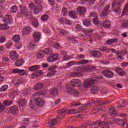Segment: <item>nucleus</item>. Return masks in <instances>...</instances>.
<instances>
[{
	"label": "nucleus",
	"mask_w": 128,
	"mask_h": 128,
	"mask_svg": "<svg viewBox=\"0 0 128 128\" xmlns=\"http://www.w3.org/2000/svg\"><path fill=\"white\" fill-rule=\"evenodd\" d=\"M62 52L64 54V58L66 60H70V58L68 57V56H66V51H62Z\"/></svg>",
	"instance_id": "052dcab7"
},
{
	"label": "nucleus",
	"mask_w": 128,
	"mask_h": 128,
	"mask_svg": "<svg viewBox=\"0 0 128 128\" xmlns=\"http://www.w3.org/2000/svg\"><path fill=\"white\" fill-rule=\"evenodd\" d=\"M10 18H12L10 16L8 15H6L4 17V22L8 20H10Z\"/></svg>",
	"instance_id": "0e129e2a"
},
{
	"label": "nucleus",
	"mask_w": 128,
	"mask_h": 128,
	"mask_svg": "<svg viewBox=\"0 0 128 128\" xmlns=\"http://www.w3.org/2000/svg\"><path fill=\"white\" fill-rule=\"evenodd\" d=\"M116 72L118 74H120V76H122L124 75V70L120 68H118V69H116Z\"/></svg>",
	"instance_id": "4c0bfd02"
},
{
	"label": "nucleus",
	"mask_w": 128,
	"mask_h": 128,
	"mask_svg": "<svg viewBox=\"0 0 128 128\" xmlns=\"http://www.w3.org/2000/svg\"><path fill=\"white\" fill-rule=\"evenodd\" d=\"M102 74H104L106 78H112L114 76V72L112 71H110L108 70H104L102 72Z\"/></svg>",
	"instance_id": "f8f14e48"
},
{
	"label": "nucleus",
	"mask_w": 128,
	"mask_h": 128,
	"mask_svg": "<svg viewBox=\"0 0 128 128\" xmlns=\"http://www.w3.org/2000/svg\"><path fill=\"white\" fill-rule=\"evenodd\" d=\"M42 71L38 70L37 72H34L32 74L33 76H42Z\"/></svg>",
	"instance_id": "c03bdc74"
},
{
	"label": "nucleus",
	"mask_w": 128,
	"mask_h": 128,
	"mask_svg": "<svg viewBox=\"0 0 128 128\" xmlns=\"http://www.w3.org/2000/svg\"><path fill=\"white\" fill-rule=\"evenodd\" d=\"M76 70L79 72H92V68L90 66H79L76 68Z\"/></svg>",
	"instance_id": "39448f33"
},
{
	"label": "nucleus",
	"mask_w": 128,
	"mask_h": 128,
	"mask_svg": "<svg viewBox=\"0 0 128 128\" xmlns=\"http://www.w3.org/2000/svg\"><path fill=\"white\" fill-rule=\"evenodd\" d=\"M86 58V55L82 54H78L77 56V58H79L80 60V58Z\"/></svg>",
	"instance_id": "e2e57ef3"
},
{
	"label": "nucleus",
	"mask_w": 128,
	"mask_h": 128,
	"mask_svg": "<svg viewBox=\"0 0 128 128\" xmlns=\"http://www.w3.org/2000/svg\"><path fill=\"white\" fill-rule=\"evenodd\" d=\"M32 94V89L30 88L26 89L23 92V94L24 96H29V94Z\"/></svg>",
	"instance_id": "f704fd0d"
},
{
	"label": "nucleus",
	"mask_w": 128,
	"mask_h": 128,
	"mask_svg": "<svg viewBox=\"0 0 128 128\" xmlns=\"http://www.w3.org/2000/svg\"><path fill=\"white\" fill-rule=\"evenodd\" d=\"M102 52H110V50L106 48V47H102L100 48Z\"/></svg>",
	"instance_id": "680f3d73"
},
{
	"label": "nucleus",
	"mask_w": 128,
	"mask_h": 128,
	"mask_svg": "<svg viewBox=\"0 0 128 128\" xmlns=\"http://www.w3.org/2000/svg\"><path fill=\"white\" fill-rule=\"evenodd\" d=\"M88 64V60H80L78 62H76V64Z\"/></svg>",
	"instance_id": "e433bc0d"
},
{
	"label": "nucleus",
	"mask_w": 128,
	"mask_h": 128,
	"mask_svg": "<svg viewBox=\"0 0 128 128\" xmlns=\"http://www.w3.org/2000/svg\"><path fill=\"white\" fill-rule=\"evenodd\" d=\"M66 91L71 94H74V96H80V92H78V90L72 88L71 87L68 88Z\"/></svg>",
	"instance_id": "ddd939ff"
},
{
	"label": "nucleus",
	"mask_w": 128,
	"mask_h": 128,
	"mask_svg": "<svg viewBox=\"0 0 128 128\" xmlns=\"http://www.w3.org/2000/svg\"><path fill=\"white\" fill-rule=\"evenodd\" d=\"M56 60H58V58L54 57V55H50L47 57V62H55Z\"/></svg>",
	"instance_id": "6ab92c4d"
},
{
	"label": "nucleus",
	"mask_w": 128,
	"mask_h": 128,
	"mask_svg": "<svg viewBox=\"0 0 128 128\" xmlns=\"http://www.w3.org/2000/svg\"><path fill=\"white\" fill-rule=\"evenodd\" d=\"M83 24L85 26H90V24H92V22H90V20L88 19H85L83 20Z\"/></svg>",
	"instance_id": "473e14b6"
},
{
	"label": "nucleus",
	"mask_w": 128,
	"mask_h": 128,
	"mask_svg": "<svg viewBox=\"0 0 128 128\" xmlns=\"http://www.w3.org/2000/svg\"><path fill=\"white\" fill-rule=\"evenodd\" d=\"M82 32L85 34H92V32H94V30L90 29L89 30L84 29L82 30Z\"/></svg>",
	"instance_id": "a18cd8bd"
},
{
	"label": "nucleus",
	"mask_w": 128,
	"mask_h": 128,
	"mask_svg": "<svg viewBox=\"0 0 128 128\" xmlns=\"http://www.w3.org/2000/svg\"><path fill=\"white\" fill-rule=\"evenodd\" d=\"M98 90H100V88L98 86H93L90 90V92L93 94H96Z\"/></svg>",
	"instance_id": "b1692460"
},
{
	"label": "nucleus",
	"mask_w": 128,
	"mask_h": 128,
	"mask_svg": "<svg viewBox=\"0 0 128 128\" xmlns=\"http://www.w3.org/2000/svg\"><path fill=\"white\" fill-rule=\"evenodd\" d=\"M44 54H48V56H50L52 54V52L51 51L50 49L48 48H46L44 50Z\"/></svg>",
	"instance_id": "58836bf2"
},
{
	"label": "nucleus",
	"mask_w": 128,
	"mask_h": 128,
	"mask_svg": "<svg viewBox=\"0 0 128 128\" xmlns=\"http://www.w3.org/2000/svg\"><path fill=\"white\" fill-rule=\"evenodd\" d=\"M19 8L20 10V12H19L20 14H21L22 16H28V8H26V6L23 5H20L19 6Z\"/></svg>",
	"instance_id": "2eb2a0df"
},
{
	"label": "nucleus",
	"mask_w": 128,
	"mask_h": 128,
	"mask_svg": "<svg viewBox=\"0 0 128 128\" xmlns=\"http://www.w3.org/2000/svg\"><path fill=\"white\" fill-rule=\"evenodd\" d=\"M45 94L42 91H38L34 94L30 102V106L31 108H34L36 106L42 108L44 106V100L40 98H44Z\"/></svg>",
	"instance_id": "f257e3e1"
},
{
	"label": "nucleus",
	"mask_w": 128,
	"mask_h": 128,
	"mask_svg": "<svg viewBox=\"0 0 128 128\" xmlns=\"http://www.w3.org/2000/svg\"><path fill=\"white\" fill-rule=\"evenodd\" d=\"M62 14L63 16H66V14H68V10H66V7H64L62 8Z\"/></svg>",
	"instance_id": "6e6d98bb"
},
{
	"label": "nucleus",
	"mask_w": 128,
	"mask_h": 128,
	"mask_svg": "<svg viewBox=\"0 0 128 128\" xmlns=\"http://www.w3.org/2000/svg\"><path fill=\"white\" fill-rule=\"evenodd\" d=\"M96 82H98V80L94 79V78H90L84 82L83 86L84 88H90L92 86V85L96 84Z\"/></svg>",
	"instance_id": "7ed1b4c3"
},
{
	"label": "nucleus",
	"mask_w": 128,
	"mask_h": 128,
	"mask_svg": "<svg viewBox=\"0 0 128 128\" xmlns=\"http://www.w3.org/2000/svg\"><path fill=\"white\" fill-rule=\"evenodd\" d=\"M112 8L115 12H116L117 14H120V12H122V8H120V6H118L116 2L112 3Z\"/></svg>",
	"instance_id": "dca6fc26"
},
{
	"label": "nucleus",
	"mask_w": 128,
	"mask_h": 128,
	"mask_svg": "<svg viewBox=\"0 0 128 128\" xmlns=\"http://www.w3.org/2000/svg\"><path fill=\"white\" fill-rule=\"evenodd\" d=\"M92 22L95 26H98V24H100V20H98V16H96L92 19Z\"/></svg>",
	"instance_id": "c9c22d12"
},
{
	"label": "nucleus",
	"mask_w": 128,
	"mask_h": 128,
	"mask_svg": "<svg viewBox=\"0 0 128 128\" xmlns=\"http://www.w3.org/2000/svg\"><path fill=\"white\" fill-rule=\"evenodd\" d=\"M74 64H76V62H74V61H71V62H69L67 63V66L69 68L72 66H74Z\"/></svg>",
	"instance_id": "4d7b16f0"
},
{
	"label": "nucleus",
	"mask_w": 128,
	"mask_h": 128,
	"mask_svg": "<svg viewBox=\"0 0 128 128\" xmlns=\"http://www.w3.org/2000/svg\"><path fill=\"white\" fill-rule=\"evenodd\" d=\"M41 20L42 22H46L48 20V14H44L41 16Z\"/></svg>",
	"instance_id": "09e8293b"
},
{
	"label": "nucleus",
	"mask_w": 128,
	"mask_h": 128,
	"mask_svg": "<svg viewBox=\"0 0 128 128\" xmlns=\"http://www.w3.org/2000/svg\"><path fill=\"white\" fill-rule=\"evenodd\" d=\"M68 16L74 20L78 18V14L76 11H70L68 13Z\"/></svg>",
	"instance_id": "aec40b11"
},
{
	"label": "nucleus",
	"mask_w": 128,
	"mask_h": 128,
	"mask_svg": "<svg viewBox=\"0 0 128 128\" xmlns=\"http://www.w3.org/2000/svg\"><path fill=\"white\" fill-rule=\"evenodd\" d=\"M118 38L110 39L106 41V44H112L118 42Z\"/></svg>",
	"instance_id": "2f4dec72"
},
{
	"label": "nucleus",
	"mask_w": 128,
	"mask_h": 128,
	"mask_svg": "<svg viewBox=\"0 0 128 128\" xmlns=\"http://www.w3.org/2000/svg\"><path fill=\"white\" fill-rule=\"evenodd\" d=\"M30 70L32 72L34 70H40V66H33L29 68Z\"/></svg>",
	"instance_id": "37998d69"
},
{
	"label": "nucleus",
	"mask_w": 128,
	"mask_h": 128,
	"mask_svg": "<svg viewBox=\"0 0 128 128\" xmlns=\"http://www.w3.org/2000/svg\"><path fill=\"white\" fill-rule=\"evenodd\" d=\"M33 40L36 42H38L42 38V34L40 32H34L33 34Z\"/></svg>",
	"instance_id": "4468645a"
},
{
	"label": "nucleus",
	"mask_w": 128,
	"mask_h": 128,
	"mask_svg": "<svg viewBox=\"0 0 128 128\" xmlns=\"http://www.w3.org/2000/svg\"><path fill=\"white\" fill-rule=\"evenodd\" d=\"M70 74L72 78H76V76H84V74L79 72H72Z\"/></svg>",
	"instance_id": "4be33fe9"
},
{
	"label": "nucleus",
	"mask_w": 128,
	"mask_h": 128,
	"mask_svg": "<svg viewBox=\"0 0 128 128\" xmlns=\"http://www.w3.org/2000/svg\"><path fill=\"white\" fill-rule=\"evenodd\" d=\"M32 25L34 28H38V26L39 25L38 21V20H36L32 22Z\"/></svg>",
	"instance_id": "8fccbe9b"
},
{
	"label": "nucleus",
	"mask_w": 128,
	"mask_h": 128,
	"mask_svg": "<svg viewBox=\"0 0 128 128\" xmlns=\"http://www.w3.org/2000/svg\"><path fill=\"white\" fill-rule=\"evenodd\" d=\"M109 10H110V5H108L106 8H104V10L102 12V16H108V14Z\"/></svg>",
	"instance_id": "412c9836"
},
{
	"label": "nucleus",
	"mask_w": 128,
	"mask_h": 128,
	"mask_svg": "<svg viewBox=\"0 0 128 128\" xmlns=\"http://www.w3.org/2000/svg\"><path fill=\"white\" fill-rule=\"evenodd\" d=\"M114 122H116V124H118L119 126H124V124H126V120H122L120 118H113L112 120V121H110L107 119H104V120L102 122V124H103V125H104V124H112Z\"/></svg>",
	"instance_id": "f03ea898"
},
{
	"label": "nucleus",
	"mask_w": 128,
	"mask_h": 128,
	"mask_svg": "<svg viewBox=\"0 0 128 128\" xmlns=\"http://www.w3.org/2000/svg\"><path fill=\"white\" fill-rule=\"evenodd\" d=\"M10 56L12 60H16L19 58L18 54L16 51H12L10 54Z\"/></svg>",
	"instance_id": "f3484780"
},
{
	"label": "nucleus",
	"mask_w": 128,
	"mask_h": 128,
	"mask_svg": "<svg viewBox=\"0 0 128 128\" xmlns=\"http://www.w3.org/2000/svg\"><path fill=\"white\" fill-rule=\"evenodd\" d=\"M66 32L64 30H59V34L60 36H66Z\"/></svg>",
	"instance_id": "864d4df0"
},
{
	"label": "nucleus",
	"mask_w": 128,
	"mask_h": 128,
	"mask_svg": "<svg viewBox=\"0 0 128 128\" xmlns=\"http://www.w3.org/2000/svg\"><path fill=\"white\" fill-rule=\"evenodd\" d=\"M92 56H94V58H100L102 54L100 52L96 51L94 52H92Z\"/></svg>",
	"instance_id": "c756f323"
},
{
	"label": "nucleus",
	"mask_w": 128,
	"mask_h": 128,
	"mask_svg": "<svg viewBox=\"0 0 128 128\" xmlns=\"http://www.w3.org/2000/svg\"><path fill=\"white\" fill-rule=\"evenodd\" d=\"M12 104V101L10 100H4L3 102V104H4L5 106H9Z\"/></svg>",
	"instance_id": "79ce46f5"
},
{
	"label": "nucleus",
	"mask_w": 128,
	"mask_h": 128,
	"mask_svg": "<svg viewBox=\"0 0 128 128\" xmlns=\"http://www.w3.org/2000/svg\"><path fill=\"white\" fill-rule=\"evenodd\" d=\"M76 10L78 14L81 16H84L86 12V8L82 6H78L76 8Z\"/></svg>",
	"instance_id": "9b49d317"
},
{
	"label": "nucleus",
	"mask_w": 128,
	"mask_h": 128,
	"mask_svg": "<svg viewBox=\"0 0 128 128\" xmlns=\"http://www.w3.org/2000/svg\"><path fill=\"white\" fill-rule=\"evenodd\" d=\"M68 86H72L73 88H76V86L80 88V86H82V82L80 80L78 79H73L70 81Z\"/></svg>",
	"instance_id": "423d86ee"
},
{
	"label": "nucleus",
	"mask_w": 128,
	"mask_h": 128,
	"mask_svg": "<svg viewBox=\"0 0 128 128\" xmlns=\"http://www.w3.org/2000/svg\"><path fill=\"white\" fill-rule=\"evenodd\" d=\"M28 101L24 98L20 99V100L18 101V104L20 106H26V102Z\"/></svg>",
	"instance_id": "5701e85b"
},
{
	"label": "nucleus",
	"mask_w": 128,
	"mask_h": 128,
	"mask_svg": "<svg viewBox=\"0 0 128 128\" xmlns=\"http://www.w3.org/2000/svg\"><path fill=\"white\" fill-rule=\"evenodd\" d=\"M18 11V7L16 6H14L12 7L10 9L11 12H12L13 14H16V12Z\"/></svg>",
	"instance_id": "de8ad7c7"
},
{
	"label": "nucleus",
	"mask_w": 128,
	"mask_h": 128,
	"mask_svg": "<svg viewBox=\"0 0 128 128\" xmlns=\"http://www.w3.org/2000/svg\"><path fill=\"white\" fill-rule=\"evenodd\" d=\"M50 92L53 96H56L58 94V90L56 88H51Z\"/></svg>",
	"instance_id": "393cba45"
},
{
	"label": "nucleus",
	"mask_w": 128,
	"mask_h": 128,
	"mask_svg": "<svg viewBox=\"0 0 128 128\" xmlns=\"http://www.w3.org/2000/svg\"><path fill=\"white\" fill-rule=\"evenodd\" d=\"M98 126H104L102 124V120H97L96 122H94Z\"/></svg>",
	"instance_id": "bf43d9fd"
},
{
	"label": "nucleus",
	"mask_w": 128,
	"mask_h": 128,
	"mask_svg": "<svg viewBox=\"0 0 128 128\" xmlns=\"http://www.w3.org/2000/svg\"><path fill=\"white\" fill-rule=\"evenodd\" d=\"M44 56V50H41L38 52L37 54V58L38 60H40L43 58Z\"/></svg>",
	"instance_id": "cd10ccee"
},
{
	"label": "nucleus",
	"mask_w": 128,
	"mask_h": 128,
	"mask_svg": "<svg viewBox=\"0 0 128 128\" xmlns=\"http://www.w3.org/2000/svg\"><path fill=\"white\" fill-rule=\"evenodd\" d=\"M96 102H98L99 104H110V102L108 101H102V100H100V101H96Z\"/></svg>",
	"instance_id": "3c124183"
},
{
	"label": "nucleus",
	"mask_w": 128,
	"mask_h": 128,
	"mask_svg": "<svg viewBox=\"0 0 128 128\" xmlns=\"http://www.w3.org/2000/svg\"><path fill=\"white\" fill-rule=\"evenodd\" d=\"M8 88V85H4L0 88L1 92H6Z\"/></svg>",
	"instance_id": "603ef678"
},
{
	"label": "nucleus",
	"mask_w": 128,
	"mask_h": 128,
	"mask_svg": "<svg viewBox=\"0 0 128 128\" xmlns=\"http://www.w3.org/2000/svg\"><path fill=\"white\" fill-rule=\"evenodd\" d=\"M35 4H38V6H42V0H36L35 1Z\"/></svg>",
	"instance_id": "69168bd1"
},
{
	"label": "nucleus",
	"mask_w": 128,
	"mask_h": 128,
	"mask_svg": "<svg viewBox=\"0 0 128 128\" xmlns=\"http://www.w3.org/2000/svg\"><path fill=\"white\" fill-rule=\"evenodd\" d=\"M42 88H44V84L38 82L34 86V89L35 90H42Z\"/></svg>",
	"instance_id": "bb28decb"
},
{
	"label": "nucleus",
	"mask_w": 128,
	"mask_h": 128,
	"mask_svg": "<svg viewBox=\"0 0 128 128\" xmlns=\"http://www.w3.org/2000/svg\"><path fill=\"white\" fill-rule=\"evenodd\" d=\"M32 32V28L30 26L25 27L23 30V34H28Z\"/></svg>",
	"instance_id": "a878e982"
},
{
	"label": "nucleus",
	"mask_w": 128,
	"mask_h": 128,
	"mask_svg": "<svg viewBox=\"0 0 128 128\" xmlns=\"http://www.w3.org/2000/svg\"><path fill=\"white\" fill-rule=\"evenodd\" d=\"M12 40L15 42H18L20 40V36L18 34L14 35Z\"/></svg>",
	"instance_id": "72a5a7b5"
},
{
	"label": "nucleus",
	"mask_w": 128,
	"mask_h": 128,
	"mask_svg": "<svg viewBox=\"0 0 128 128\" xmlns=\"http://www.w3.org/2000/svg\"><path fill=\"white\" fill-rule=\"evenodd\" d=\"M12 72H14V74H18V72H20L22 74V76H24V70L13 69Z\"/></svg>",
	"instance_id": "c85d7f7f"
},
{
	"label": "nucleus",
	"mask_w": 128,
	"mask_h": 128,
	"mask_svg": "<svg viewBox=\"0 0 128 128\" xmlns=\"http://www.w3.org/2000/svg\"><path fill=\"white\" fill-rule=\"evenodd\" d=\"M96 0H89L88 2V4L90 6H92L94 4V2H96Z\"/></svg>",
	"instance_id": "774afa93"
},
{
	"label": "nucleus",
	"mask_w": 128,
	"mask_h": 128,
	"mask_svg": "<svg viewBox=\"0 0 128 128\" xmlns=\"http://www.w3.org/2000/svg\"><path fill=\"white\" fill-rule=\"evenodd\" d=\"M76 109H70L69 110H66L64 109H62L61 110H57L58 114L61 116H66V114H74L76 113Z\"/></svg>",
	"instance_id": "20e7f679"
},
{
	"label": "nucleus",
	"mask_w": 128,
	"mask_h": 128,
	"mask_svg": "<svg viewBox=\"0 0 128 128\" xmlns=\"http://www.w3.org/2000/svg\"><path fill=\"white\" fill-rule=\"evenodd\" d=\"M76 29L78 31H82L84 30V29H82V26H80V25L78 24L76 26Z\"/></svg>",
	"instance_id": "5fc2aeb1"
},
{
	"label": "nucleus",
	"mask_w": 128,
	"mask_h": 128,
	"mask_svg": "<svg viewBox=\"0 0 128 128\" xmlns=\"http://www.w3.org/2000/svg\"><path fill=\"white\" fill-rule=\"evenodd\" d=\"M24 60H19L16 62L15 64L16 66H20L24 64Z\"/></svg>",
	"instance_id": "a19ab883"
},
{
	"label": "nucleus",
	"mask_w": 128,
	"mask_h": 128,
	"mask_svg": "<svg viewBox=\"0 0 128 128\" xmlns=\"http://www.w3.org/2000/svg\"><path fill=\"white\" fill-rule=\"evenodd\" d=\"M109 112H110L109 114L112 118H116V116H118L122 117L126 116V114H124L116 112V110H114V108H110L109 109Z\"/></svg>",
	"instance_id": "6e6552de"
},
{
	"label": "nucleus",
	"mask_w": 128,
	"mask_h": 128,
	"mask_svg": "<svg viewBox=\"0 0 128 128\" xmlns=\"http://www.w3.org/2000/svg\"><path fill=\"white\" fill-rule=\"evenodd\" d=\"M57 66L56 65H53L48 68V72L47 74L48 76H54V75L56 74V68Z\"/></svg>",
	"instance_id": "1a4fd4ad"
},
{
	"label": "nucleus",
	"mask_w": 128,
	"mask_h": 128,
	"mask_svg": "<svg viewBox=\"0 0 128 128\" xmlns=\"http://www.w3.org/2000/svg\"><path fill=\"white\" fill-rule=\"evenodd\" d=\"M121 26L122 28H128V20H124L122 23Z\"/></svg>",
	"instance_id": "ea45409f"
},
{
	"label": "nucleus",
	"mask_w": 128,
	"mask_h": 128,
	"mask_svg": "<svg viewBox=\"0 0 128 128\" xmlns=\"http://www.w3.org/2000/svg\"><path fill=\"white\" fill-rule=\"evenodd\" d=\"M0 30H8V26L6 24H0Z\"/></svg>",
	"instance_id": "49530a36"
},
{
	"label": "nucleus",
	"mask_w": 128,
	"mask_h": 128,
	"mask_svg": "<svg viewBox=\"0 0 128 128\" xmlns=\"http://www.w3.org/2000/svg\"><path fill=\"white\" fill-rule=\"evenodd\" d=\"M6 39L4 36H2L0 37V44H2L6 42Z\"/></svg>",
	"instance_id": "13d9d810"
},
{
	"label": "nucleus",
	"mask_w": 128,
	"mask_h": 128,
	"mask_svg": "<svg viewBox=\"0 0 128 128\" xmlns=\"http://www.w3.org/2000/svg\"><path fill=\"white\" fill-rule=\"evenodd\" d=\"M6 112H9L10 114H12V116H16L18 114V108L16 106H12L5 110Z\"/></svg>",
	"instance_id": "0eeeda50"
},
{
	"label": "nucleus",
	"mask_w": 128,
	"mask_h": 128,
	"mask_svg": "<svg viewBox=\"0 0 128 128\" xmlns=\"http://www.w3.org/2000/svg\"><path fill=\"white\" fill-rule=\"evenodd\" d=\"M103 26L104 28H110V26H112V24H110V21H104L103 23Z\"/></svg>",
	"instance_id": "7c9ffc66"
},
{
	"label": "nucleus",
	"mask_w": 128,
	"mask_h": 128,
	"mask_svg": "<svg viewBox=\"0 0 128 128\" xmlns=\"http://www.w3.org/2000/svg\"><path fill=\"white\" fill-rule=\"evenodd\" d=\"M42 10V6L39 5L35 6V8L34 9V14H40Z\"/></svg>",
	"instance_id": "a211bd4d"
},
{
	"label": "nucleus",
	"mask_w": 128,
	"mask_h": 128,
	"mask_svg": "<svg viewBox=\"0 0 128 128\" xmlns=\"http://www.w3.org/2000/svg\"><path fill=\"white\" fill-rule=\"evenodd\" d=\"M96 102L94 101V100H90L86 104H84V106H83L82 108L80 107L78 108V111L80 112H84V106H86V108H90V106H92V104H96Z\"/></svg>",
	"instance_id": "9d476101"
},
{
	"label": "nucleus",
	"mask_w": 128,
	"mask_h": 128,
	"mask_svg": "<svg viewBox=\"0 0 128 128\" xmlns=\"http://www.w3.org/2000/svg\"><path fill=\"white\" fill-rule=\"evenodd\" d=\"M54 48H60L62 47L60 46V45L58 43H55L54 44Z\"/></svg>",
	"instance_id": "338daca9"
}]
</instances>
